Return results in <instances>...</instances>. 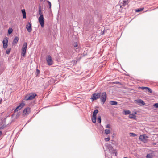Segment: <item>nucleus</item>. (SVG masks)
Here are the masks:
<instances>
[{
	"mask_svg": "<svg viewBox=\"0 0 158 158\" xmlns=\"http://www.w3.org/2000/svg\"><path fill=\"white\" fill-rule=\"evenodd\" d=\"M154 155L153 153H149L147 154L146 155L147 158H152L153 157Z\"/></svg>",
	"mask_w": 158,
	"mask_h": 158,
	"instance_id": "17",
	"label": "nucleus"
},
{
	"mask_svg": "<svg viewBox=\"0 0 158 158\" xmlns=\"http://www.w3.org/2000/svg\"><path fill=\"white\" fill-rule=\"evenodd\" d=\"M40 73V70L38 69H36V76H38L39 74Z\"/></svg>",
	"mask_w": 158,
	"mask_h": 158,
	"instance_id": "28",
	"label": "nucleus"
},
{
	"mask_svg": "<svg viewBox=\"0 0 158 158\" xmlns=\"http://www.w3.org/2000/svg\"><path fill=\"white\" fill-rule=\"evenodd\" d=\"M23 14V18H26V13L25 10L24 9H22L21 10Z\"/></svg>",
	"mask_w": 158,
	"mask_h": 158,
	"instance_id": "16",
	"label": "nucleus"
},
{
	"mask_svg": "<svg viewBox=\"0 0 158 158\" xmlns=\"http://www.w3.org/2000/svg\"><path fill=\"white\" fill-rule=\"evenodd\" d=\"M41 1H42L43 0H40Z\"/></svg>",
	"mask_w": 158,
	"mask_h": 158,
	"instance_id": "39",
	"label": "nucleus"
},
{
	"mask_svg": "<svg viewBox=\"0 0 158 158\" xmlns=\"http://www.w3.org/2000/svg\"><path fill=\"white\" fill-rule=\"evenodd\" d=\"M104 139L106 142H108L110 140V137H107L106 138H105Z\"/></svg>",
	"mask_w": 158,
	"mask_h": 158,
	"instance_id": "31",
	"label": "nucleus"
},
{
	"mask_svg": "<svg viewBox=\"0 0 158 158\" xmlns=\"http://www.w3.org/2000/svg\"><path fill=\"white\" fill-rule=\"evenodd\" d=\"M100 99L101 101L103 104L105 102L106 98H107V94L105 92L101 93L100 94Z\"/></svg>",
	"mask_w": 158,
	"mask_h": 158,
	"instance_id": "2",
	"label": "nucleus"
},
{
	"mask_svg": "<svg viewBox=\"0 0 158 158\" xmlns=\"http://www.w3.org/2000/svg\"><path fill=\"white\" fill-rule=\"evenodd\" d=\"M27 46V43L26 42L24 43L22 48L21 56H24L25 55Z\"/></svg>",
	"mask_w": 158,
	"mask_h": 158,
	"instance_id": "3",
	"label": "nucleus"
},
{
	"mask_svg": "<svg viewBox=\"0 0 158 158\" xmlns=\"http://www.w3.org/2000/svg\"><path fill=\"white\" fill-rule=\"evenodd\" d=\"M32 24L31 23V22H28L26 25V28L27 31L30 32H31L32 30Z\"/></svg>",
	"mask_w": 158,
	"mask_h": 158,
	"instance_id": "9",
	"label": "nucleus"
},
{
	"mask_svg": "<svg viewBox=\"0 0 158 158\" xmlns=\"http://www.w3.org/2000/svg\"><path fill=\"white\" fill-rule=\"evenodd\" d=\"M147 136H145L144 135H142L139 136V138L140 140L144 142H146L147 141Z\"/></svg>",
	"mask_w": 158,
	"mask_h": 158,
	"instance_id": "13",
	"label": "nucleus"
},
{
	"mask_svg": "<svg viewBox=\"0 0 158 158\" xmlns=\"http://www.w3.org/2000/svg\"><path fill=\"white\" fill-rule=\"evenodd\" d=\"M100 93H94L93 94V96L91 98V99H92V100L93 101L95 100H96L98 98H100Z\"/></svg>",
	"mask_w": 158,
	"mask_h": 158,
	"instance_id": "8",
	"label": "nucleus"
},
{
	"mask_svg": "<svg viewBox=\"0 0 158 158\" xmlns=\"http://www.w3.org/2000/svg\"><path fill=\"white\" fill-rule=\"evenodd\" d=\"M135 102L138 103V105L140 106L145 105L144 102L141 99H139L135 100Z\"/></svg>",
	"mask_w": 158,
	"mask_h": 158,
	"instance_id": "11",
	"label": "nucleus"
},
{
	"mask_svg": "<svg viewBox=\"0 0 158 158\" xmlns=\"http://www.w3.org/2000/svg\"><path fill=\"white\" fill-rule=\"evenodd\" d=\"M119 83V82H117L116 83Z\"/></svg>",
	"mask_w": 158,
	"mask_h": 158,
	"instance_id": "38",
	"label": "nucleus"
},
{
	"mask_svg": "<svg viewBox=\"0 0 158 158\" xmlns=\"http://www.w3.org/2000/svg\"><path fill=\"white\" fill-rule=\"evenodd\" d=\"M25 105V104L24 103H22L20 104L15 110L14 112H15L18 110L21 109L23 108L24 106Z\"/></svg>",
	"mask_w": 158,
	"mask_h": 158,
	"instance_id": "12",
	"label": "nucleus"
},
{
	"mask_svg": "<svg viewBox=\"0 0 158 158\" xmlns=\"http://www.w3.org/2000/svg\"><path fill=\"white\" fill-rule=\"evenodd\" d=\"M139 88L141 89H150L149 88L147 87H139Z\"/></svg>",
	"mask_w": 158,
	"mask_h": 158,
	"instance_id": "25",
	"label": "nucleus"
},
{
	"mask_svg": "<svg viewBox=\"0 0 158 158\" xmlns=\"http://www.w3.org/2000/svg\"><path fill=\"white\" fill-rule=\"evenodd\" d=\"M73 46L74 47H77V44L76 42H75L73 44Z\"/></svg>",
	"mask_w": 158,
	"mask_h": 158,
	"instance_id": "35",
	"label": "nucleus"
},
{
	"mask_svg": "<svg viewBox=\"0 0 158 158\" xmlns=\"http://www.w3.org/2000/svg\"><path fill=\"white\" fill-rule=\"evenodd\" d=\"M146 92H148L150 93H152V89H146Z\"/></svg>",
	"mask_w": 158,
	"mask_h": 158,
	"instance_id": "33",
	"label": "nucleus"
},
{
	"mask_svg": "<svg viewBox=\"0 0 158 158\" xmlns=\"http://www.w3.org/2000/svg\"><path fill=\"white\" fill-rule=\"evenodd\" d=\"M38 12L39 14L41 16V15H43L41 12V8L40 6L39 8Z\"/></svg>",
	"mask_w": 158,
	"mask_h": 158,
	"instance_id": "21",
	"label": "nucleus"
},
{
	"mask_svg": "<svg viewBox=\"0 0 158 158\" xmlns=\"http://www.w3.org/2000/svg\"><path fill=\"white\" fill-rule=\"evenodd\" d=\"M19 40V38L17 37L16 36L14 38L13 43L12 44L13 45H15L18 42V41Z\"/></svg>",
	"mask_w": 158,
	"mask_h": 158,
	"instance_id": "14",
	"label": "nucleus"
},
{
	"mask_svg": "<svg viewBox=\"0 0 158 158\" xmlns=\"http://www.w3.org/2000/svg\"><path fill=\"white\" fill-rule=\"evenodd\" d=\"M153 106L155 108H158V103H156L155 104L153 105Z\"/></svg>",
	"mask_w": 158,
	"mask_h": 158,
	"instance_id": "32",
	"label": "nucleus"
},
{
	"mask_svg": "<svg viewBox=\"0 0 158 158\" xmlns=\"http://www.w3.org/2000/svg\"><path fill=\"white\" fill-rule=\"evenodd\" d=\"M31 112L30 109L29 107H27L24 109L23 113V115L25 116L28 115Z\"/></svg>",
	"mask_w": 158,
	"mask_h": 158,
	"instance_id": "6",
	"label": "nucleus"
},
{
	"mask_svg": "<svg viewBox=\"0 0 158 158\" xmlns=\"http://www.w3.org/2000/svg\"><path fill=\"white\" fill-rule=\"evenodd\" d=\"M8 40V38L6 37L4 39L3 41V47L5 49L7 47Z\"/></svg>",
	"mask_w": 158,
	"mask_h": 158,
	"instance_id": "10",
	"label": "nucleus"
},
{
	"mask_svg": "<svg viewBox=\"0 0 158 158\" xmlns=\"http://www.w3.org/2000/svg\"><path fill=\"white\" fill-rule=\"evenodd\" d=\"M106 127L107 128H111V125L110 124H108L106 126Z\"/></svg>",
	"mask_w": 158,
	"mask_h": 158,
	"instance_id": "30",
	"label": "nucleus"
},
{
	"mask_svg": "<svg viewBox=\"0 0 158 158\" xmlns=\"http://www.w3.org/2000/svg\"><path fill=\"white\" fill-rule=\"evenodd\" d=\"M2 134V132L0 131V135H1Z\"/></svg>",
	"mask_w": 158,
	"mask_h": 158,
	"instance_id": "37",
	"label": "nucleus"
},
{
	"mask_svg": "<svg viewBox=\"0 0 158 158\" xmlns=\"http://www.w3.org/2000/svg\"><path fill=\"white\" fill-rule=\"evenodd\" d=\"M97 121L99 123H101V118L100 116H99L98 117Z\"/></svg>",
	"mask_w": 158,
	"mask_h": 158,
	"instance_id": "24",
	"label": "nucleus"
},
{
	"mask_svg": "<svg viewBox=\"0 0 158 158\" xmlns=\"http://www.w3.org/2000/svg\"><path fill=\"white\" fill-rule=\"evenodd\" d=\"M123 113L125 115L130 114V111L128 110H124L123 112Z\"/></svg>",
	"mask_w": 158,
	"mask_h": 158,
	"instance_id": "19",
	"label": "nucleus"
},
{
	"mask_svg": "<svg viewBox=\"0 0 158 158\" xmlns=\"http://www.w3.org/2000/svg\"><path fill=\"white\" fill-rule=\"evenodd\" d=\"M127 4V1H123L122 5L123 6H125Z\"/></svg>",
	"mask_w": 158,
	"mask_h": 158,
	"instance_id": "27",
	"label": "nucleus"
},
{
	"mask_svg": "<svg viewBox=\"0 0 158 158\" xmlns=\"http://www.w3.org/2000/svg\"><path fill=\"white\" fill-rule=\"evenodd\" d=\"M98 112V109H95L93 112V114L92 117V122L95 123L96 122V116Z\"/></svg>",
	"mask_w": 158,
	"mask_h": 158,
	"instance_id": "4",
	"label": "nucleus"
},
{
	"mask_svg": "<svg viewBox=\"0 0 158 158\" xmlns=\"http://www.w3.org/2000/svg\"><path fill=\"white\" fill-rule=\"evenodd\" d=\"M2 99H1V100H0V104H1L2 103Z\"/></svg>",
	"mask_w": 158,
	"mask_h": 158,
	"instance_id": "36",
	"label": "nucleus"
},
{
	"mask_svg": "<svg viewBox=\"0 0 158 158\" xmlns=\"http://www.w3.org/2000/svg\"><path fill=\"white\" fill-rule=\"evenodd\" d=\"M47 2H48V4L49 5V8H51V3L50 2H49V1H47Z\"/></svg>",
	"mask_w": 158,
	"mask_h": 158,
	"instance_id": "34",
	"label": "nucleus"
},
{
	"mask_svg": "<svg viewBox=\"0 0 158 158\" xmlns=\"http://www.w3.org/2000/svg\"><path fill=\"white\" fill-rule=\"evenodd\" d=\"M110 103L112 105H117V102L115 101H111L110 102Z\"/></svg>",
	"mask_w": 158,
	"mask_h": 158,
	"instance_id": "18",
	"label": "nucleus"
},
{
	"mask_svg": "<svg viewBox=\"0 0 158 158\" xmlns=\"http://www.w3.org/2000/svg\"><path fill=\"white\" fill-rule=\"evenodd\" d=\"M110 133V131L109 129H106L105 130V133L107 135Z\"/></svg>",
	"mask_w": 158,
	"mask_h": 158,
	"instance_id": "20",
	"label": "nucleus"
},
{
	"mask_svg": "<svg viewBox=\"0 0 158 158\" xmlns=\"http://www.w3.org/2000/svg\"><path fill=\"white\" fill-rule=\"evenodd\" d=\"M130 135L131 136L134 137L136 136V135L135 133H130Z\"/></svg>",
	"mask_w": 158,
	"mask_h": 158,
	"instance_id": "26",
	"label": "nucleus"
},
{
	"mask_svg": "<svg viewBox=\"0 0 158 158\" xmlns=\"http://www.w3.org/2000/svg\"><path fill=\"white\" fill-rule=\"evenodd\" d=\"M38 20L41 27H44V24L43 15H41V16H40L38 19Z\"/></svg>",
	"mask_w": 158,
	"mask_h": 158,
	"instance_id": "5",
	"label": "nucleus"
},
{
	"mask_svg": "<svg viewBox=\"0 0 158 158\" xmlns=\"http://www.w3.org/2000/svg\"><path fill=\"white\" fill-rule=\"evenodd\" d=\"M143 8H140L136 10H135V11L137 12H138L140 11H142L143 10Z\"/></svg>",
	"mask_w": 158,
	"mask_h": 158,
	"instance_id": "22",
	"label": "nucleus"
},
{
	"mask_svg": "<svg viewBox=\"0 0 158 158\" xmlns=\"http://www.w3.org/2000/svg\"><path fill=\"white\" fill-rule=\"evenodd\" d=\"M13 31V29L11 28H10L8 30V33L9 34H11Z\"/></svg>",
	"mask_w": 158,
	"mask_h": 158,
	"instance_id": "23",
	"label": "nucleus"
},
{
	"mask_svg": "<svg viewBox=\"0 0 158 158\" xmlns=\"http://www.w3.org/2000/svg\"><path fill=\"white\" fill-rule=\"evenodd\" d=\"M37 94L35 93H29L24 98V99L26 101L31 100L34 99Z\"/></svg>",
	"mask_w": 158,
	"mask_h": 158,
	"instance_id": "1",
	"label": "nucleus"
},
{
	"mask_svg": "<svg viewBox=\"0 0 158 158\" xmlns=\"http://www.w3.org/2000/svg\"><path fill=\"white\" fill-rule=\"evenodd\" d=\"M11 50L10 48H8L6 50V53L7 54H9Z\"/></svg>",
	"mask_w": 158,
	"mask_h": 158,
	"instance_id": "29",
	"label": "nucleus"
},
{
	"mask_svg": "<svg viewBox=\"0 0 158 158\" xmlns=\"http://www.w3.org/2000/svg\"><path fill=\"white\" fill-rule=\"evenodd\" d=\"M46 59L47 62L48 64L49 65H51L52 64L53 61L50 56H48L46 57Z\"/></svg>",
	"mask_w": 158,
	"mask_h": 158,
	"instance_id": "7",
	"label": "nucleus"
},
{
	"mask_svg": "<svg viewBox=\"0 0 158 158\" xmlns=\"http://www.w3.org/2000/svg\"><path fill=\"white\" fill-rule=\"evenodd\" d=\"M136 114V113L135 112V113L134 114H130L129 115V118H130L133 119H135L136 116L135 115V114Z\"/></svg>",
	"mask_w": 158,
	"mask_h": 158,
	"instance_id": "15",
	"label": "nucleus"
}]
</instances>
